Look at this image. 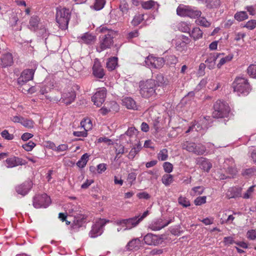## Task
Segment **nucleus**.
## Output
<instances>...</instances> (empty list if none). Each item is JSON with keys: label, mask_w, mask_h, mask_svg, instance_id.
Masks as SVG:
<instances>
[{"label": "nucleus", "mask_w": 256, "mask_h": 256, "mask_svg": "<svg viewBox=\"0 0 256 256\" xmlns=\"http://www.w3.org/2000/svg\"><path fill=\"white\" fill-rule=\"evenodd\" d=\"M100 28V31L104 34L100 37L99 46L96 48V50L98 52L110 48L114 44L113 38L117 35V32L106 26H101Z\"/></svg>", "instance_id": "1"}, {"label": "nucleus", "mask_w": 256, "mask_h": 256, "mask_svg": "<svg viewBox=\"0 0 256 256\" xmlns=\"http://www.w3.org/2000/svg\"><path fill=\"white\" fill-rule=\"evenodd\" d=\"M72 212L73 220L70 226L72 234L78 232L80 228H85L88 218L85 214L84 210L80 208L75 207L72 208Z\"/></svg>", "instance_id": "2"}, {"label": "nucleus", "mask_w": 256, "mask_h": 256, "mask_svg": "<svg viewBox=\"0 0 256 256\" xmlns=\"http://www.w3.org/2000/svg\"><path fill=\"white\" fill-rule=\"evenodd\" d=\"M234 92L240 96L248 95L252 90L248 80L242 77H237L232 84Z\"/></svg>", "instance_id": "3"}, {"label": "nucleus", "mask_w": 256, "mask_h": 256, "mask_svg": "<svg viewBox=\"0 0 256 256\" xmlns=\"http://www.w3.org/2000/svg\"><path fill=\"white\" fill-rule=\"evenodd\" d=\"M70 18V12L68 8H57L56 21L60 29L65 30L68 28Z\"/></svg>", "instance_id": "4"}, {"label": "nucleus", "mask_w": 256, "mask_h": 256, "mask_svg": "<svg viewBox=\"0 0 256 256\" xmlns=\"http://www.w3.org/2000/svg\"><path fill=\"white\" fill-rule=\"evenodd\" d=\"M156 84L154 80L150 79L140 84V94L144 98H148L156 93Z\"/></svg>", "instance_id": "5"}, {"label": "nucleus", "mask_w": 256, "mask_h": 256, "mask_svg": "<svg viewBox=\"0 0 256 256\" xmlns=\"http://www.w3.org/2000/svg\"><path fill=\"white\" fill-rule=\"evenodd\" d=\"M214 109L212 116L216 118L228 117L230 112V108L228 104L221 100H217L215 102Z\"/></svg>", "instance_id": "6"}, {"label": "nucleus", "mask_w": 256, "mask_h": 256, "mask_svg": "<svg viewBox=\"0 0 256 256\" xmlns=\"http://www.w3.org/2000/svg\"><path fill=\"white\" fill-rule=\"evenodd\" d=\"M183 150L195 154L197 156L202 155L206 150V146L200 143L186 141L182 144Z\"/></svg>", "instance_id": "7"}, {"label": "nucleus", "mask_w": 256, "mask_h": 256, "mask_svg": "<svg viewBox=\"0 0 256 256\" xmlns=\"http://www.w3.org/2000/svg\"><path fill=\"white\" fill-rule=\"evenodd\" d=\"M176 12L178 16H188L193 18L200 16L202 14V12L200 10L189 6H178L176 9Z\"/></svg>", "instance_id": "8"}, {"label": "nucleus", "mask_w": 256, "mask_h": 256, "mask_svg": "<svg viewBox=\"0 0 256 256\" xmlns=\"http://www.w3.org/2000/svg\"><path fill=\"white\" fill-rule=\"evenodd\" d=\"M50 203V198L46 194H36L33 198V206L36 208H46Z\"/></svg>", "instance_id": "9"}, {"label": "nucleus", "mask_w": 256, "mask_h": 256, "mask_svg": "<svg viewBox=\"0 0 256 256\" xmlns=\"http://www.w3.org/2000/svg\"><path fill=\"white\" fill-rule=\"evenodd\" d=\"M108 222L104 219H99L96 221V223L92 225V230L90 232L89 236L90 238H94L100 236L103 232V228Z\"/></svg>", "instance_id": "10"}, {"label": "nucleus", "mask_w": 256, "mask_h": 256, "mask_svg": "<svg viewBox=\"0 0 256 256\" xmlns=\"http://www.w3.org/2000/svg\"><path fill=\"white\" fill-rule=\"evenodd\" d=\"M144 62L148 66L160 69L164 66L165 60L163 58L154 57L152 55H149L146 57Z\"/></svg>", "instance_id": "11"}, {"label": "nucleus", "mask_w": 256, "mask_h": 256, "mask_svg": "<svg viewBox=\"0 0 256 256\" xmlns=\"http://www.w3.org/2000/svg\"><path fill=\"white\" fill-rule=\"evenodd\" d=\"M76 98V92L72 88L64 90L62 94L61 100L62 102L66 104H70Z\"/></svg>", "instance_id": "12"}, {"label": "nucleus", "mask_w": 256, "mask_h": 256, "mask_svg": "<svg viewBox=\"0 0 256 256\" xmlns=\"http://www.w3.org/2000/svg\"><path fill=\"white\" fill-rule=\"evenodd\" d=\"M12 54L10 52L2 54L0 58V66L2 68L10 67L14 64V58Z\"/></svg>", "instance_id": "13"}, {"label": "nucleus", "mask_w": 256, "mask_h": 256, "mask_svg": "<svg viewBox=\"0 0 256 256\" xmlns=\"http://www.w3.org/2000/svg\"><path fill=\"white\" fill-rule=\"evenodd\" d=\"M106 94V91L104 90L96 92L92 97L94 104L98 107H100L105 100Z\"/></svg>", "instance_id": "14"}, {"label": "nucleus", "mask_w": 256, "mask_h": 256, "mask_svg": "<svg viewBox=\"0 0 256 256\" xmlns=\"http://www.w3.org/2000/svg\"><path fill=\"white\" fill-rule=\"evenodd\" d=\"M34 74V70L33 69H26L24 70L18 80V83L20 84H23L24 83L32 80Z\"/></svg>", "instance_id": "15"}, {"label": "nucleus", "mask_w": 256, "mask_h": 256, "mask_svg": "<svg viewBox=\"0 0 256 256\" xmlns=\"http://www.w3.org/2000/svg\"><path fill=\"white\" fill-rule=\"evenodd\" d=\"M140 222L138 216H136L132 218L118 220L117 224H124L127 229H130L136 226Z\"/></svg>", "instance_id": "16"}, {"label": "nucleus", "mask_w": 256, "mask_h": 256, "mask_svg": "<svg viewBox=\"0 0 256 256\" xmlns=\"http://www.w3.org/2000/svg\"><path fill=\"white\" fill-rule=\"evenodd\" d=\"M224 166L227 172L231 175H236L237 172L236 164L232 158H226L224 162Z\"/></svg>", "instance_id": "17"}, {"label": "nucleus", "mask_w": 256, "mask_h": 256, "mask_svg": "<svg viewBox=\"0 0 256 256\" xmlns=\"http://www.w3.org/2000/svg\"><path fill=\"white\" fill-rule=\"evenodd\" d=\"M6 162L8 164V168H14L18 166H22L26 164L25 160H23L21 158L16 156H12L8 158L6 160Z\"/></svg>", "instance_id": "18"}, {"label": "nucleus", "mask_w": 256, "mask_h": 256, "mask_svg": "<svg viewBox=\"0 0 256 256\" xmlns=\"http://www.w3.org/2000/svg\"><path fill=\"white\" fill-rule=\"evenodd\" d=\"M221 55H224V54L214 52L208 55V58L205 60V63L209 69L211 70L214 68L216 59Z\"/></svg>", "instance_id": "19"}, {"label": "nucleus", "mask_w": 256, "mask_h": 256, "mask_svg": "<svg viewBox=\"0 0 256 256\" xmlns=\"http://www.w3.org/2000/svg\"><path fill=\"white\" fill-rule=\"evenodd\" d=\"M144 242L148 245L156 246L162 242V240L158 236L152 234H148L144 238Z\"/></svg>", "instance_id": "20"}, {"label": "nucleus", "mask_w": 256, "mask_h": 256, "mask_svg": "<svg viewBox=\"0 0 256 256\" xmlns=\"http://www.w3.org/2000/svg\"><path fill=\"white\" fill-rule=\"evenodd\" d=\"M242 190V188L240 187L230 188L226 193V196L228 199L241 197Z\"/></svg>", "instance_id": "21"}, {"label": "nucleus", "mask_w": 256, "mask_h": 256, "mask_svg": "<svg viewBox=\"0 0 256 256\" xmlns=\"http://www.w3.org/2000/svg\"><path fill=\"white\" fill-rule=\"evenodd\" d=\"M92 74L95 77L98 78H102L105 74L103 68L98 61H95L94 62Z\"/></svg>", "instance_id": "22"}, {"label": "nucleus", "mask_w": 256, "mask_h": 256, "mask_svg": "<svg viewBox=\"0 0 256 256\" xmlns=\"http://www.w3.org/2000/svg\"><path fill=\"white\" fill-rule=\"evenodd\" d=\"M30 189V184L25 182L16 187V192L22 196L26 195Z\"/></svg>", "instance_id": "23"}, {"label": "nucleus", "mask_w": 256, "mask_h": 256, "mask_svg": "<svg viewBox=\"0 0 256 256\" xmlns=\"http://www.w3.org/2000/svg\"><path fill=\"white\" fill-rule=\"evenodd\" d=\"M197 164L200 165L201 169L206 172H208L212 166V164L204 158H198L197 160Z\"/></svg>", "instance_id": "24"}, {"label": "nucleus", "mask_w": 256, "mask_h": 256, "mask_svg": "<svg viewBox=\"0 0 256 256\" xmlns=\"http://www.w3.org/2000/svg\"><path fill=\"white\" fill-rule=\"evenodd\" d=\"M122 104L128 109L137 110V105L134 100L130 97H126L122 100Z\"/></svg>", "instance_id": "25"}, {"label": "nucleus", "mask_w": 256, "mask_h": 256, "mask_svg": "<svg viewBox=\"0 0 256 256\" xmlns=\"http://www.w3.org/2000/svg\"><path fill=\"white\" fill-rule=\"evenodd\" d=\"M172 220H170L166 222H162L161 220H158L156 222L152 224L150 226V228L152 230H159L162 228L167 226L169 224L172 222Z\"/></svg>", "instance_id": "26"}, {"label": "nucleus", "mask_w": 256, "mask_h": 256, "mask_svg": "<svg viewBox=\"0 0 256 256\" xmlns=\"http://www.w3.org/2000/svg\"><path fill=\"white\" fill-rule=\"evenodd\" d=\"M96 39V36L88 32L84 33L80 36L81 42L87 44L94 43Z\"/></svg>", "instance_id": "27"}, {"label": "nucleus", "mask_w": 256, "mask_h": 256, "mask_svg": "<svg viewBox=\"0 0 256 256\" xmlns=\"http://www.w3.org/2000/svg\"><path fill=\"white\" fill-rule=\"evenodd\" d=\"M140 246V240L138 238H136L132 239L128 243L126 248L128 250H132L134 249L138 250Z\"/></svg>", "instance_id": "28"}, {"label": "nucleus", "mask_w": 256, "mask_h": 256, "mask_svg": "<svg viewBox=\"0 0 256 256\" xmlns=\"http://www.w3.org/2000/svg\"><path fill=\"white\" fill-rule=\"evenodd\" d=\"M40 19L37 16H32L29 20L28 28L32 30H36L38 26Z\"/></svg>", "instance_id": "29"}, {"label": "nucleus", "mask_w": 256, "mask_h": 256, "mask_svg": "<svg viewBox=\"0 0 256 256\" xmlns=\"http://www.w3.org/2000/svg\"><path fill=\"white\" fill-rule=\"evenodd\" d=\"M158 86H166L168 84V80L162 74H156V80Z\"/></svg>", "instance_id": "30"}, {"label": "nucleus", "mask_w": 256, "mask_h": 256, "mask_svg": "<svg viewBox=\"0 0 256 256\" xmlns=\"http://www.w3.org/2000/svg\"><path fill=\"white\" fill-rule=\"evenodd\" d=\"M116 149V158H119L121 156L127 152V150L125 148L124 146L121 144H116L115 146Z\"/></svg>", "instance_id": "31"}, {"label": "nucleus", "mask_w": 256, "mask_h": 256, "mask_svg": "<svg viewBox=\"0 0 256 256\" xmlns=\"http://www.w3.org/2000/svg\"><path fill=\"white\" fill-rule=\"evenodd\" d=\"M190 36L194 40L201 38L202 36V30L198 27L194 28L191 32H190Z\"/></svg>", "instance_id": "32"}, {"label": "nucleus", "mask_w": 256, "mask_h": 256, "mask_svg": "<svg viewBox=\"0 0 256 256\" xmlns=\"http://www.w3.org/2000/svg\"><path fill=\"white\" fill-rule=\"evenodd\" d=\"M118 65V58L116 57H112L109 58L106 63V67L109 70H114Z\"/></svg>", "instance_id": "33"}, {"label": "nucleus", "mask_w": 256, "mask_h": 256, "mask_svg": "<svg viewBox=\"0 0 256 256\" xmlns=\"http://www.w3.org/2000/svg\"><path fill=\"white\" fill-rule=\"evenodd\" d=\"M90 155L87 153L84 154L80 160L77 162L76 165L80 168H84L88 162Z\"/></svg>", "instance_id": "34"}, {"label": "nucleus", "mask_w": 256, "mask_h": 256, "mask_svg": "<svg viewBox=\"0 0 256 256\" xmlns=\"http://www.w3.org/2000/svg\"><path fill=\"white\" fill-rule=\"evenodd\" d=\"M234 18L238 21L242 22L248 18V15L246 12L240 11L236 12L234 16Z\"/></svg>", "instance_id": "35"}, {"label": "nucleus", "mask_w": 256, "mask_h": 256, "mask_svg": "<svg viewBox=\"0 0 256 256\" xmlns=\"http://www.w3.org/2000/svg\"><path fill=\"white\" fill-rule=\"evenodd\" d=\"M176 48L178 51L182 52L186 49V42L182 40H176Z\"/></svg>", "instance_id": "36"}, {"label": "nucleus", "mask_w": 256, "mask_h": 256, "mask_svg": "<svg viewBox=\"0 0 256 256\" xmlns=\"http://www.w3.org/2000/svg\"><path fill=\"white\" fill-rule=\"evenodd\" d=\"M174 181L173 176L170 174H164L162 178V182L166 186H170Z\"/></svg>", "instance_id": "37"}, {"label": "nucleus", "mask_w": 256, "mask_h": 256, "mask_svg": "<svg viewBox=\"0 0 256 256\" xmlns=\"http://www.w3.org/2000/svg\"><path fill=\"white\" fill-rule=\"evenodd\" d=\"M220 3V0H206V6L208 8H217Z\"/></svg>", "instance_id": "38"}, {"label": "nucleus", "mask_w": 256, "mask_h": 256, "mask_svg": "<svg viewBox=\"0 0 256 256\" xmlns=\"http://www.w3.org/2000/svg\"><path fill=\"white\" fill-rule=\"evenodd\" d=\"M80 122V125L84 128V130L87 132L89 130L91 129L92 124L91 120L89 118H84Z\"/></svg>", "instance_id": "39"}, {"label": "nucleus", "mask_w": 256, "mask_h": 256, "mask_svg": "<svg viewBox=\"0 0 256 256\" xmlns=\"http://www.w3.org/2000/svg\"><path fill=\"white\" fill-rule=\"evenodd\" d=\"M106 2V0H94V8L96 10L103 8Z\"/></svg>", "instance_id": "40"}, {"label": "nucleus", "mask_w": 256, "mask_h": 256, "mask_svg": "<svg viewBox=\"0 0 256 256\" xmlns=\"http://www.w3.org/2000/svg\"><path fill=\"white\" fill-rule=\"evenodd\" d=\"M169 65L176 64L178 62V58L174 55H169L166 57L165 62Z\"/></svg>", "instance_id": "41"}, {"label": "nucleus", "mask_w": 256, "mask_h": 256, "mask_svg": "<svg viewBox=\"0 0 256 256\" xmlns=\"http://www.w3.org/2000/svg\"><path fill=\"white\" fill-rule=\"evenodd\" d=\"M168 158V151L167 149L164 148L158 154V158L159 160L164 161L167 160Z\"/></svg>", "instance_id": "42"}, {"label": "nucleus", "mask_w": 256, "mask_h": 256, "mask_svg": "<svg viewBox=\"0 0 256 256\" xmlns=\"http://www.w3.org/2000/svg\"><path fill=\"white\" fill-rule=\"evenodd\" d=\"M144 14H138L134 18L132 21V24L134 26H137L144 20Z\"/></svg>", "instance_id": "43"}, {"label": "nucleus", "mask_w": 256, "mask_h": 256, "mask_svg": "<svg viewBox=\"0 0 256 256\" xmlns=\"http://www.w3.org/2000/svg\"><path fill=\"white\" fill-rule=\"evenodd\" d=\"M138 133V130L134 127H130L128 128L124 134L128 136L130 138L136 137Z\"/></svg>", "instance_id": "44"}, {"label": "nucleus", "mask_w": 256, "mask_h": 256, "mask_svg": "<svg viewBox=\"0 0 256 256\" xmlns=\"http://www.w3.org/2000/svg\"><path fill=\"white\" fill-rule=\"evenodd\" d=\"M156 4V2L154 1L150 0L146 2H142L141 5L144 9L149 10L154 7Z\"/></svg>", "instance_id": "45"}, {"label": "nucleus", "mask_w": 256, "mask_h": 256, "mask_svg": "<svg viewBox=\"0 0 256 256\" xmlns=\"http://www.w3.org/2000/svg\"><path fill=\"white\" fill-rule=\"evenodd\" d=\"M233 58V56L232 54H228L224 58H220V62L217 64V66L218 68H220L221 66L226 64L227 62H230L232 58Z\"/></svg>", "instance_id": "46"}, {"label": "nucleus", "mask_w": 256, "mask_h": 256, "mask_svg": "<svg viewBox=\"0 0 256 256\" xmlns=\"http://www.w3.org/2000/svg\"><path fill=\"white\" fill-rule=\"evenodd\" d=\"M247 72L250 77L256 78V64L250 65L247 69Z\"/></svg>", "instance_id": "47"}, {"label": "nucleus", "mask_w": 256, "mask_h": 256, "mask_svg": "<svg viewBox=\"0 0 256 256\" xmlns=\"http://www.w3.org/2000/svg\"><path fill=\"white\" fill-rule=\"evenodd\" d=\"M179 30L184 32H189L190 31V27L188 24L186 22H181L179 24Z\"/></svg>", "instance_id": "48"}, {"label": "nucleus", "mask_w": 256, "mask_h": 256, "mask_svg": "<svg viewBox=\"0 0 256 256\" xmlns=\"http://www.w3.org/2000/svg\"><path fill=\"white\" fill-rule=\"evenodd\" d=\"M178 202L184 208H187L190 205V201L185 197L180 196L178 198Z\"/></svg>", "instance_id": "49"}, {"label": "nucleus", "mask_w": 256, "mask_h": 256, "mask_svg": "<svg viewBox=\"0 0 256 256\" xmlns=\"http://www.w3.org/2000/svg\"><path fill=\"white\" fill-rule=\"evenodd\" d=\"M34 122L32 120L24 118H23V120L21 122V124L27 128H32L34 127Z\"/></svg>", "instance_id": "50"}, {"label": "nucleus", "mask_w": 256, "mask_h": 256, "mask_svg": "<svg viewBox=\"0 0 256 256\" xmlns=\"http://www.w3.org/2000/svg\"><path fill=\"white\" fill-rule=\"evenodd\" d=\"M256 172V170L255 168H249L246 169L242 173V176L250 177L253 175H254Z\"/></svg>", "instance_id": "51"}, {"label": "nucleus", "mask_w": 256, "mask_h": 256, "mask_svg": "<svg viewBox=\"0 0 256 256\" xmlns=\"http://www.w3.org/2000/svg\"><path fill=\"white\" fill-rule=\"evenodd\" d=\"M120 9L123 13H126L128 10V4L125 0L120 1Z\"/></svg>", "instance_id": "52"}, {"label": "nucleus", "mask_w": 256, "mask_h": 256, "mask_svg": "<svg viewBox=\"0 0 256 256\" xmlns=\"http://www.w3.org/2000/svg\"><path fill=\"white\" fill-rule=\"evenodd\" d=\"M36 146V144L32 141H30L28 143L22 145V147L27 152L31 151Z\"/></svg>", "instance_id": "53"}, {"label": "nucleus", "mask_w": 256, "mask_h": 256, "mask_svg": "<svg viewBox=\"0 0 256 256\" xmlns=\"http://www.w3.org/2000/svg\"><path fill=\"white\" fill-rule=\"evenodd\" d=\"M244 27L250 30L254 29L256 27V20H252L248 21L244 25Z\"/></svg>", "instance_id": "54"}, {"label": "nucleus", "mask_w": 256, "mask_h": 256, "mask_svg": "<svg viewBox=\"0 0 256 256\" xmlns=\"http://www.w3.org/2000/svg\"><path fill=\"white\" fill-rule=\"evenodd\" d=\"M206 196H198L194 200V203L196 206H200L206 202Z\"/></svg>", "instance_id": "55"}, {"label": "nucleus", "mask_w": 256, "mask_h": 256, "mask_svg": "<svg viewBox=\"0 0 256 256\" xmlns=\"http://www.w3.org/2000/svg\"><path fill=\"white\" fill-rule=\"evenodd\" d=\"M198 24L205 28H208L210 26V23L204 18L202 17L198 20Z\"/></svg>", "instance_id": "56"}, {"label": "nucleus", "mask_w": 256, "mask_h": 256, "mask_svg": "<svg viewBox=\"0 0 256 256\" xmlns=\"http://www.w3.org/2000/svg\"><path fill=\"white\" fill-rule=\"evenodd\" d=\"M2 136L7 140H12L14 138V136L12 134H10L8 130H4L1 133Z\"/></svg>", "instance_id": "57"}, {"label": "nucleus", "mask_w": 256, "mask_h": 256, "mask_svg": "<svg viewBox=\"0 0 256 256\" xmlns=\"http://www.w3.org/2000/svg\"><path fill=\"white\" fill-rule=\"evenodd\" d=\"M163 167L164 171L167 173H170L173 169V166L169 162H165L163 164Z\"/></svg>", "instance_id": "58"}, {"label": "nucleus", "mask_w": 256, "mask_h": 256, "mask_svg": "<svg viewBox=\"0 0 256 256\" xmlns=\"http://www.w3.org/2000/svg\"><path fill=\"white\" fill-rule=\"evenodd\" d=\"M54 150L58 152L66 151L68 149V146L66 144H62L58 146H54Z\"/></svg>", "instance_id": "59"}, {"label": "nucleus", "mask_w": 256, "mask_h": 256, "mask_svg": "<svg viewBox=\"0 0 256 256\" xmlns=\"http://www.w3.org/2000/svg\"><path fill=\"white\" fill-rule=\"evenodd\" d=\"M223 242L226 246H230V244H236V242L234 238L231 236L224 237V238Z\"/></svg>", "instance_id": "60"}, {"label": "nucleus", "mask_w": 256, "mask_h": 256, "mask_svg": "<svg viewBox=\"0 0 256 256\" xmlns=\"http://www.w3.org/2000/svg\"><path fill=\"white\" fill-rule=\"evenodd\" d=\"M138 148H133L130 150V152L128 156V158L129 159L132 160L134 158L136 155L139 152Z\"/></svg>", "instance_id": "61"}, {"label": "nucleus", "mask_w": 256, "mask_h": 256, "mask_svg": "<svg viewBox=\"0 0 256 256\" xmlns=\"http://www.w3.org/2000/svg\"><path fill=\"white\" fill-rule=\"evenodd\" d=\"M204 190V188L201 186H196L192 188V190L194 192V194L198 195L202 194Z\"/></svg>", "instance_id": "62"}, {"label": "nucleus", "mask_w": 256, "mask_h": 256, "mask_svg": "<svg viewBox=\"0 0 256 256\" xmlns=\"http://www.w3.org/2000/svg\"><path fill=\"white\" fill-rule=\"evenodd\" d=\"M247 237L252 240L256 239V231L254 230H248L247 232Z\"/></svg>", "instance_id": "63"}, {"label": "nucleus", "mask_w": 256, "mask_h": 256, "mask_svg": "<svg viewBox=\"0 0 256 256\" xmlns=\"http://www.w3.org/2000/svg\"><path fill=\"white\" fill-rule=\"evenodd\" d=\"M137 196L140 198V199H145V200H148L150 198V195L146 192H140V193H138L137 194H136Z\"/></svg>", "instance_id": "64"}]
</instances>
